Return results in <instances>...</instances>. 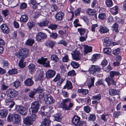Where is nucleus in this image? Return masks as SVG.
Returning a JSON list of instances; mask_svg holds the SVG:
<instances>
[{"instance_id":"nucleus-37","label":"nucleus","mask_w":126,"mask_h":126,"mask_svg":"<svg viewBox=\"0 0 126 126\" xmlns=\"http://www.w3.org/2000/svg\"><path fill=\"white\" fill-rule=\"evenodd\" d=\"M78 91L79 93H82L85 95H86L88 93V91L87 89H79L78 90Z\"/></svg>"},{"instance_id":"nucleus-21","label":"nucleus","mask_w":126,"mask_h":126,"mask_svg":"<svg viewBox=\"0 0 126 126\" xmlns=\"http://www.w3.org/2000/svg\"><path fill=\"white\" fill-rule=\"evenodd\" d=\"M84 47V54H87L88 52H91L92 50V47H89L88 46L83 45Z\"/></svg>"},{"instance_id":"nucleus-24","label":"nucleus","mask_w":126,"mask_h":126,"mask_svg":"<svg viewBox=\"0 0 126 126\" xmlns=\"http://www.w3.org/2000/svg\"><path fill=\"white\" fill-rule=\"evenodd\" d=\"M109 31V30L106 27L101 26L100 27L99 31L102 33H107Z\"/></svg>"},{"instance_id":"nucleus-29","label":"nucleus","mask_w":126,"mask_h":126,"mask_svg":"<svg viewBox=\"0 0 126 126\" xmlns=\"http://www.w3.org/2000/svg\"><path fill=\"white\" fill-rule=\"evenodd\" d=\"M49 23V21L48 20H46L44 21L43 22L38 23L37 24L39 26L42 27L43 26H47Z\"/></svg>"},{"instance_id":"nucleus-40","label":"nucleus","mask_w":126,"mask_h":126,"mask_svg":"<svg viewBox=\"0 0 126 126\" xmlns=\"http://www.w3.org/2000/svg\"><path fill=\"white\" fill-rule=\"evenodd\" d=\"M51 59L55 62L58 61L59 60L58 58L57 55H52L51 57Z\"/></svg>"},{"instance_id":"nucleus-3","label":"nucleus","mask_w":126,"mask_h":126,"mask_svg":"<svg viewBox=\"0 0 126 126\" xmlns=\"http://www.w3.org/2000/svg\"><path fill=\"white\" fill-rule=\"evenodd\" d=\"M30 116H27L23 119L24 123L27 125H31L33 124V122L35 121L37 118L36 115L35 114H31Z\"/></svg>"},{"instance_id":"nucleus-26","label":"nucleus","mask_w":126,"mask_h":126,"mask_svg":"<svg viewBox=\"0 0 126 126\" xmlns=\"http://www.w3.org/2000/svg\"><path fill=\"white\" fill-rule=\"evenodd\" d=\"M90 81L88 83L87 85L88 88H90L94 86L95 79L94 77H91L90 78Z\"/></svg>"},{"instance_id":"nucleus-45","label":"nucleus","mask_w":126,"mask_h":126,"mask_svg":"<svg viewBox=\"0 0 126 126\" xmlns=\"http://www.w3.org/2000/svg\"><path fill=\"white\" fill-rule=\"evenodd\" d=\"M101 99V95L100 94L93 96L92 97V99L93 100H100Z\"/></svg>"},{"instance_id":"nucleus-12","label":"nucleus","mask_w":126,"mask_h":126,"mask_svg":"<svg viewBox=\"0 0 126 126\" xmlns=\"http://www.w3.org/2000/svg\"><path fill=\"white\" fill-rule=\"evenodd\" d=\"M56 72L54 70H49L46 73V77L47 79L51 78L54 76Z\"/></svg>"},{"instance_id":"nucleus-51","label":"nucleus","mask_w":126,"mask_h":126,"mask_svg":"<svg viewBox=\"0 0 126 126\" xmlns=\"http://www.w3.org/2000/svg\"><path fill=\"white\" fill-rule=\"evenodd\" d=\"M36 92L33 91H31L28 94V95L29 97L30 98H33Z\"/></svg>"},{"instance_id":"nucleus-23","label":"nucleus","mask_w":126,"mask_h":126,"mask_svg":"<svg viewBox=\"0 0 126 126\" xmlns=\"http://www.w3.org/2000/svg\"><path fill=\"white\" fill-rule=\"evenodd\" d=\"M111 42L109 38L108 37H106L104 39V45L106 46H109L110 45Z\"/></svg>"},{"instance_id":"nucleus-16","label":"nucleus","mask_w":126,"mask_h":126,"mask_svg":"<svg viewBox=\"0 0 126 126\" xmlns=\"http://www.w3.org/2000/svg\"><path fill=\"white\" fill-rule=\"evenodd\" d=\"M64 14L61 12H58L55 15V18L56 20L60 21L63 18L64 16Z\"/></svg>"},{"instance_id":"nucleus-48","label":"nucleus","mask_w":126,"mask_h":126,"mask_svg":"<svg viewBox=\"0 0 126 126\" xmlns=\"http://www.w3.org/2000/svg\"><path fill=\"white\" fill-rule=\"evenodd\" d=\"M96 119L95 116L93 114H90L89 118V120L92 121H94Z\"/></svg>"},{"instance_id":"nucleus-20","label":"nucleus","mask_w":126,"mask_h":126,"mask_svg":"<svg viewBox=\"0 0 126 126\" xmlns=\"http://www.w3.org/2000/svg\"><path fill=\"white\" fill-rule=\"evenodd\" d=\"M67 88L68 90L72 89V84L70 81L67 80L65 85L64 86L63 89Z\"/></svg>"},{"instance_id":"nucleus-34","label":"nucleus","mask_w":126,"mask_h":126,"mask_svg":"<svg viewBox=\"0 0 126 126\" xmlns=\"http://www.w3.org/2000/svg\"><path fill=\"white\" fill-rule=\"evenodd\" d=\"M105 80L107 82L108 86H110L111 84L112 81H113V78H111L108 76L106 78Z\"/></svg>"},{"instance_id":"nucleus-49","label":"nucleus","mask_w":126,"mask_h":126,"mask_svg":"<svg viewBox=\"0 0 126 126\" xmlns=\"http://www.w3.org/2000/svg\"><path fill=\"white\" fill-rule=\"evenodd\" d=\"M23 59H21L20 61L18 63L19 66L21 68H23L25 67V65L23 64Z\"/></svg>"},{"instance_id":"nucleus-18","label":"nucleus","mask_w":126,"mask_h":126,"mask_svg":"<svg viewBox=\"0 0 126 126\" xmlns=\"http://www.w3.org/2000/svg\"><path fill=\"white\" fill-rule=\"evenodd\" d=\"M25 84L27 86H32L34 84V81L31 78L27 79L25 81Z\"/></svg>"},{"instance_id":"nucleus-33","label":"nucleus","mask_w":126,"mask_h":126,"mask_svg":"<svg viewBox=\"0 0 126 126\" xmlns=\"http://www.w3.org/2000/svg\"><path fill=\"white\" fill-rule=\"evenodd\" d=\"M101 56H102L100 54H94L93 55L92 58L91 59V60L94 62H95L97 59L98 58Z\"/></svg>"},{"instance_id":"nucleus-44","label":"nucleus","mask_w":126,"mask_h":126,"mask_svg":"<svg viewBox=\"0 0 126 126\" xmlns=\"http://www.w3.org/2000/svg\"><path fill=\"white\" fill-rule=\"evenodd\" d=\"M111 48L109 47H107L104 48L103 52L104 53L107 54H109L111 52Z\"/></svg>"},{"instance_id":"nucleus-28","label":"nucleus","mask_w":126,"mask_h":126,"mask_svg":"<svg viewBox=\"0 0 126 126\" xmlns=\"http://www.w3.org/2000/svg\"><path fill=\"white\" fill-rule=\"evenodd\" d=\"M96 11L95 10H92L91 9H88L86 11V13L90 15H95L96 17V15L95 14Z\"/></svg>"},{"instance_id":"nucleus-61","label":"nucleus","mask_w":126,"mask_h":126,"mask_svg":"<svg viewBox=\"0 0 126 126\" xmlns=\"http://www.w3.org/2000/svg\"><path fill=\"white\" fill-rule=\"evenodd\" d=\"M44 94L43 93H41L39 95V98L40 101H42L44 99Z\"/></svg>"},{"instance_id":"nucleus-17","label":"nucleus","mask_w":126,"mask_h":126,"mask_svg":"<svg viewBox=\"0 0 126 126\" xmlns=\"http://www.w3.org/2000/svg\"><path fill=\"white\" fill-rule=\"evenodd\" d=\"M35 66L33 63H30L28 66V69L30 72L32 74L35 70Z\"/></svg>"},{"instance_id":"nucleus-30","label":"nucleus","mask_w":126,"mask_h":126,"mask_svg":"<svg viewBox=\"0 0 126 126\" xmlns=\"http://www.w3.org/2000/svg\"><path fill=\"white\" fill-rule=\"evenodd\" d=\"M34 42L33 39H29L27 40L25 43V44L30 46H32Z\"/></svg>"},{"instance_id":"nucleus-60","label":"nucleus","mask_w":126,"mask_h":126,"mask_svg":"<svg viewBox=\"0 0 126 126\" xmlns=\"http://www.w3.org/2000/svg\"><path fill=\"white\" fill-rule=\"evenodd\" d=\"M34 25V23L32 21L29 22L28 23V25L30 28H31L33 27Z\"/></svg>"},{"instance_id":"nucleus-11","label":"nucleus","mask_w":126,"mask_h":126,"mask_svg":"<svg viewBox=\"0 0 126 126\" xmlns=\"http://www.w3.org/2000/svg\"><path fill=\"white\" fill-rule=\"evenodd\" d=\"M71 54L74 59L77 61L80 60V52L79 51H74L73 53H71Z\"/></svg>"},{"instance_id":"nucleus-58","label":"nucleus","mask_w":126,"mask_h":126,"mask_svg":"<svg viewBox=\"0 0 126 126\" xmlns=\"http://www.w3.org/2000/svg\"><path fill=\"white\" fill-rule=\"evenodd\" d=\"M58 44H62L64 46H66L67 44V43L65 41H63L61 40L59 41L58 43Z\"/></svg>"},{"instance_id":"nucleus-43","label":"nucleus","mask_w":126,"mask_h":126,"mask_svg":"<svg viewBox=\"0 0 126 126\" xmlns=\"http://www.w3.org/2000/svg\"><path fill=\"white\" fill-rule=\"evenodd\" d=\"M71 64L74 68H77L79 66V64L73 61L71 63Z\"/></svg>"},{"instance_id":"nucleus-59","label":"nucleus","mask_w":126,"mask_h":126,"mask_svg":"<svg viewBox=\"0 0 126 126\" xmlns=\"http://www.w3.org/2000/svg\"><path fill=\"white\" fill-rule=\"evenodd\" d=\"M58 27L57 25L55 24H51L49 27L52 30H55Z\"/></svg>"},{"instance_id":"nucleus-2","label":"nucleus","mask_w":126,"mask_h":126,"mask_svg":"<svg viewBox=\"0 0 126 126\" xmlns=\"http://www.w3.org/2000/svg\"><path fill=\"white\" fill-rule=\"evenodd\" d=\"M40 106V105L38 101H35L32 102L31 108L29 109L30 113L35 114V113L38 112Z\"/></svg>"},{"instance_id":"nucleus-4","label":"nucleus","mask_w":126,"mask_h":126,"mask_svg":"<svg viewBox=\"0 0 126 126\" xmlns=\"http://www.w3.org/2000/svg\"><path fill=\"white\" fill-rule=\"evenodd\" d=\"M101 68L97 65H92L89 68L88 71L90 74L94 76L97 72L100 71Z\"/></svg>"},{"instance_id":"nucleus-27","label":"nucleus","mask_w":126,"mask_h":126,"mask_svg":"<svg viewBox=\"0 0 126 126\" xmlns=\"http://www.w3.org/2000/svg\"><path fill=\"white\" fill-rule=\"evenodd\" d=\"M50 121L48 119H45L44 121L42 122L41 125L42 126H49Z\"/></svg>"},{"instance_id":"nucleus-15","label":"nucleus","mask_w":126,"mask_h":126,"mask_svg":"<svg viewBox=\"0 0 126 126\" xmlns=\"http://www.w3.org/2000/svg\"><path fill=\"white\" fill-rule=\"evenodd\" d=\"M109 91L110 95L112 96L119 95V91L115 89H109Z\"/></svg>"},{"instance_id":"nucleus-64","label":"nucleus","mask_w":126,"mask_h":126,"mask_svg":"<svg viewBox=\"0 0 126 126\" xmlns=\"http://www.w3.org/2000/svg\"><path fill=\"white\" fill-rule=\"evenodd\" d=\"M68 59V56L67 55H65L62 58L63 61V62H67Z\"/></svg>"},{"instance_id":"nucleus-54","label":"nucleus","mask_w":126,"mask_h":126,"mask_svg":"<svg viewBox=\"0 0 126 126\" xmlns=\"http://www.w3.org/2000/svg\"><path fill=\"white\" fill-rule=\"evenodd\" d=\"M75 71L73 70L69 71L67 75L68 76H73L76 75Z\"/></svg>"},{"instance_id":"nucleus-35","label":"nucleus","mask_w":126,"mask_h":126,"mask_svg":"<svg viewBox=\"0 0 126 126\" xmlns=\"http://www.w3.org/2000/svg\"><path fill=\"white\" fill-rule=\"evenodd\" d=\"M17 72V70L16 69H12L9 70L8 73L9 75L16 74Z\"/></svg>"},{"instance_id":"nucleus-32","label":"nucleus","mask_w":126,"mask_h":126,"mask_svg":"<svg viewBox=\"0 0 126 126\" xmlns=\"http://www.w3.org/2000/svg\"><path fill=\"white\" fill-rule=\"evenodd\" d=\"M55 44V43L53 41H49L45 43V46L52 48L54 47Z\"/></svg>"},{"instance_id":"nucleus-62","label":"nucleus","mask_w":126,"mask_h":126,"mask_svg":"<svg viewBox=\"0 0 126 126\" xmlns=\"http://www.w3.org/2000/svg\"><path fill=\"white\" fill-rule=\"evenodd\" d=\"M60 75L59 74H57L53 79V81L55 82H56L59 80L60 79Z\"/></svg>"},{"instance_id":"nucleus-57","label":"nucleus","mask_w":126,"mask_h":126,"mask_svg":"<svg viewBox=\"0 0 126 126\" xmlns=\"http://www.w3.org/2000/svg\"><path fill=\"white\" fill-rule=\"evenodd\" d=\"M120 49L118 48L113 51L112 53L114 55H117L120 52Z\"/></svg>"},{"instance_id":"nucleus-7","label":"nucleus","mask_w":126,"mask_h":126,"mask_svg":"<svg viewBox=\"0 0 126 126\" xmlns=\"http://www.w3.org/2000/svg\"><path fill=\"white\" fill-rule=\"evenodd\" d=\"M16 110L18 113L22 115H25L27 112L25 108L21 106L18 105L15 108Z\"/></svg>"},{"instance_id":"nucleus-46","label":"nucleus","mask_w":126,"mask_h":126,"mask_svg":"<svg viewBox=\"0 0 126 126\" xmlns=\"http://www.w3.org/2000/svg\"><path fill=\"white\" fill-rule=\"evenodd\" d=\"M78 31L81 36L84 35L86 32V30L85 29L82 28L78 29Z\"/></svg>"},{"instance_id":"nucleus-25","label":"nucleus","mask_w":126,"mask_h":126,"mask_svg":"<svg viewBox=\"0 0 126 126\" xmlns=\"http://www.w3.org/2000/svg\"><path fill=\"white\" fill-rule=\"evenodd\" d=\"M28 19V17L27 15H24L21 16L20 18V20L21 22H27Z\"/></svg>"},{"instance_id":"nucleus-19","label":"nucleus","mask_w":126,"mask_h":126,"mask_svg":"<svg viewBox=\"0 0 126 126\" xmlns=\"http://www.w3.org/2000/svg\"><path fill=\"white\" fill-rule=\"evenodd\" d=\"M8 111L5 109L2 110H0V117H5L7 115Z\"/></svg>"},{"instance_id":"nucleus-14","label":"nucleus","mask_w":126,"mask_h":126,"mask_svg":"<svg viewBox=\"0 0 126 126\" xmlns=\"http://www.w3.org/2000/svg\"><path fill=\"white\" fill-rule=\"evenodd\" d=\"M0 28L4 33L7 34L9 32V29L6 24L2 25L0 26Z\"/></svg>"},{"instance_id":"nucleus-5","label":"nucleus","mask_w":126,"mask_h":126,"mask_svg":"<svg viewBox=\"0 0 126 126\" xmlns=\"http://www.w3.org/2000/svg\"><path fill=\"white\" fill-rule=\"evenodd\" d=\"M80 118L77 115H74L73 118L72 122L73 124L77 126H82L84 122L80 121Z\"/></svg>"},{"instance_id":"nucleus-8","label":"nucleus","mask_w":126,"mask_h":126,"mask_svg":"<svg viewBox=\"0 0 126 126\" xmlns=\"http://www.w3.org/2000/svg\"><path fill=\"white\" fill-rule=\"evenodd\" d=\"M47 37V35L46 33L42 32H40L37 34L36 38L37 41H39L46 39Z\"/></svg>"},{"instance_id":"nucleus-39","label":"nucleus","mask_w":126,"mask_h":126,"mask_svg":"<svg viewBox=\"0 0 126 126\" xmlns=\"http://www.w3.org/2000/svg\"><path fill=\"white\" fill-rule=\"evenodd\" d=\"M105 3L106 6L109 7H111L113 5L112 0H106Z\"/></svg>"},{"instance_id":"nucleus-36","label":"nucleus","mask_w":126,"mask_h":126,"mask_svg":"<svg viewBox=\"0 0 126 126\" xmlns=\"http://www.w3.org/2000/svg\"><path fill=\"white\" fill-rule=\"evenodd\" d=\"M13 86L16 88L18 87L21 85V83L18 80H17L13 83Z\"/></svg>"},{"instance_id":"nucleus-22","label":"nucleus","mask_w":126,"mask_h":126,"mask_svg":"<svg viewBox=\"0 0 126 126\" xmlns=\"http://www.w3.org/2000/svg\"><path fill=\"white\" fill-rule=\"evenodd\" d=\"M120 75V72L118 71H112L110 73V77L112 78H113L114 76H119Z\"/></svg>"},{"instance_id":"nucleus-6","label":"nucleus","mask_w":126,"mask_h":126,"mask_svg":"<svg viewBox=\"0 0 126 126\" xmlns=\"http://www.w3.org/2000/svg\"><path fill=\"white\" fill-rule=\"evenodd\" d=\"M6 94L7 96L10 97H16L18 94V92L14 89L10 88L6 91Z\"/></svg>"},{"instance_id":"nucleus-9","label":"nucleus","mask_w":126,"mask_h":126,"mask_svg":"<svg viewBox=\"0 0 126 126\" xmlns=\"http://www.w3.org/2000/svg\"><path fill=\"white\" fill-rule=\"evenodd\" d=\"M44 100L46 103L47 105L53 103L55 101L53 100V97L49 95H46L44 97Z\"/></svg>"},{"instance_id":"nucleus-41","label":"nucleus","mask_w":126,"mask_h":126,"mask_svg":"<svg viewBox=\"0 0 126 126\" xmlns=\"http://www.w3.org/2000/svg\"><path fill=\"white\" fill-rule=\"evenodd\" d=\"M118 7L117 6H115L111 9V11L114 14H116L118 13Z\"/></svg>"},{"instance_id":"nucleus-47","label":"nucleus","mask_w":126,"mask_h":126,"mask_svg":"<svg viewBox=\"0 0 126 126\" xmlns=\"http://www.w3.org/2000/svg\"><path fill=\"white\" fill-rule=\"evenodd\" d=\"M98 17L99 19L101 20H104L106 19V15L104 13H101L99 14Z\"/></svg>"},{"instance_id":"nucleus-53","label":"nucleus","mask_w":126,"mask_h":126,"mask_svg":"<svg viewBox=\"0 0 126 126\" xmlns=\"http://www.w3.org/2000/svg\"><path fill=\"white\" fill-rule=\"evenodd\" d=\"M108 63V62L107 60L105 59H104V60L102 61L101 63V64L102 67H104L107 65Z\"/></svg>"},{"instance_id":"nucleus-52","label":"nucleus","mask_w":126,"mask_h":126,"mask_svg":"<svg viewBox=\"0 0 126 126\" xmlns=\"http://www.w3.org/2000/svg\"><path fill=\"white\" fill-rule=\"evenodd\" d=\"M84 111L88 113H89L91 110V109L90 107L88 106H84Z\"/></svg>"},{"instance_id":"nucleus-50","label":"nucleus","mask_w":126,"mask_h":126,"mask_svg":"<svg viewBox=\"0 0 126 126\" xmlns=\"http://www.w3.org/2000/svg\"><path fill=\"white\" fill-rule=\"evenodd\" d=\"M35 90L36 92L41 93L44 90V89L43 88H41V86H39Z\"/></svg>"},{"instance_id":"nucleus-13","label":"nucleus","mask_w":126,"mask_h":126,"mask_svg":"<svg viewBox=\"0 0 126 126\" xmlns=\"http://www.w3.org/2000/svg\"><path fill=\"white\" fill-rule=\"evenodd\" d=\"M14 116L15 118L14 123L16 124H19L21 121L20 115L18 114H14Z\"/></svg>"},{"instance_id":"nucleus-56","label":"nucleus","mask_w":126,"mask_h":126,"mask_svg":"<svg viewBox=\"0 0 126 126\" xmlns=\"http://www.w3.org/2000/svg\"><path fill=\"white\" fill-rule=\"evenodd\" d=\"M13 116L12 114H9L7 117V120L8 121L11 122L13 120Z\"/></svg>"},{"instance_id":"nucleus-10","label":"nucleus","mask_w":126,"mask_h":126,"mask_svg":"<svg viewBox=\"0 0 126 126\" xmlns=\"http://www.w3.org/2000/svg\"><path fill=\"white\" fill-rule=\"evenodd\" d=\"M47 60V59L42 58L41 59H38L37 60V62L40 64H43V66L45 67H50L49 62L48 61L47 63H46Z\"/></svg>"},{"instance_id":"nucleus-42","label":"nucleus","mask_w":126,"mask_h":126,"mask_svg":"<svg viewBox=\"0 0 126 126\" xmlns=\"http://www.w3.org/2000/svg\"><path fill=\"white\" fill-rule=\"evenodd\" d=\"M60 106V107L62 108L64 110H69L70 109L65 104L61 103Z\"/></svg>"},{"instance_id":"nucleus-63","label":"nucleus","mask_w":126,"mask_h":126,"mask_svg":"<svg viewBox=\"0 0 126 126\" xmlns=\"http://www.w3.org/2000/svg\"><path fill=\"white\" fill-rule=\"evenodd\" d=\"M58 36L57 34L56 33H52L50 35V37L53 39H55Z\"/></svg>"},{"instance_id":"nucleus-31","label":"nucleus","mask_w":126,"mask_h":126,"mask_svg":"<svg viewBox=\"0 0 126 126\" xmlns=\"http://www.w3.org/2000/svg\"><path fill=\"white\" fill-rule=\"evenodd\" d=\"M54 117L55 120L57 121L60 122L61 120L62 117L61 114L59 113L56 114L54 115Z\"/></svg>"},{"instance_id":"nucleus-55","label":"nucleus","mask_w":126,"mask_h":126,"mask_svg":"<svg viewBox=\"0 0 126 126\" xmlns=\"http://www.w3.org/2000/svg\"><path fill=\"white\" fill-rule=\"evenodd\" d=\"M2 13L5 17L7 16L9 14V11L7 10H2Z\"/></svg>"},{"instance_id":"nucleus-38","label":"nucleus","mask_w":126,"mask_h":126,"mask_svg":"<svg viewBox=\"0 0 126 126\" xmlns=\"http://www.w3.org/2000/svg\"><path fill=\"white\" fill-rule=\"evenodd\" d=\"M112 28H113V32H119V31L118 30V24L116 23H114L112 26Z\"/></svg>"},{"instance_id":"nucleus-1","label":"nucleus","mask_w":126,"mask_h":126,"mask_svg":"<svg viewBox=\"0 0 126 126\" xmlns=\"http://www.w3.org/2000/svg\"><path fill=\"white\" fill-rule=\"evenodd\" d=\"M29 50L26 48H21L16 54L17 57L22 59H24L27 57L28 55Z\"/></svg>"}]
</instances>
